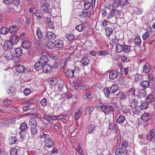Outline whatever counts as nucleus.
<instances>
[{"mask_svg":"<svg viewBox=\"0 0 155 155\" xmlns=\"http://www.w3.org/2000/svg\"><path fill=\"white\" fill-rule=\"evenodd\" d=\"M36 35L38 38L40 39H41L43 42L42 44L45 45L47 42V38L45 36H44L43 33L39 29H38L36 30Z\"/></svg>","mask_w":155,"mask_h":155,"instance_id":"f257e3e1","label":"nucleus"},{"mask_svg":"<svg viewBox=\"0 0 155 155\" xmlns=\"http://www.w3.org/2000/svg\"><path fill=\"white\" fill-rule=\"evenodd\" d=\"M101 110L105 114H108L110 111H112L113 107L112 106H108L106 105H101L99 106Z\"/></svg>","mask_w":155,"mask_h":155,"instance_id":"f03ea898","label":"nucleus"},{"mask_svg":"<svg viewBox=\"0 0 155 155\" xmlns=\"http://www.w3.org/2000/svg\"><path fill=\"white\" fill-rule=\"evenodd\" d=\"M42 70L44 72L48 73L52 70V66L49 64H45L43 66Z\"/></svg>","mask_w":155,"mask_h":155,"instance_id":"7ed1b4c3","label":"nucleus"},{"mask_svg":"<svg viewBox=\"0 0 155 155\" xmlns=\"http://www.w3.org/2000/svg\"><path fill=\"white\" fill-rule=\"evenodd\" d=\"M31 46V44L29 40L25 39L22 41V46L23 48L28 49L30 48Z\"/></svg>","mask_w":155,"mask_h":155,"instance_id":"20e7f679","label":"nucleus"},{"mask_svg":"<svg viewBox=\"0 0 155 155\" xmlns=\"http://www.w3.org/2000/svg\"><path fill=\"white\" fill-rule=\"evenodd\" d=\"M130 102V106L133 108L136 107L138 106V101L134 98L129 99Z\"/></svg>","mask_w":155,"mask_h":155,"instance_id":"39448f33","label":"nucleus"},{"mask_svg":"<svg viewBox=\"0 0 155 155\" xmlns=\"http://www.w3.org/2000/svg\"><path fill=\"white\" fill-rule=\"evenodd\" d=\"M48 54H46V55L42 54L39 59V62H41L43 65L45 64H47L48 61Z\"/></svg>","mask_w":155,"mask_h":155,"instance_id":"423d86ee","label":"nucleus"},{"mask_svg":"<svg viewBox=\"0 0 155 155\" xmlns=\"http://www.w3.org/2000/svg\"><path fill=\"white\" fill-rule=\"evenodd\" d=\"M13 44L9 40L5 41L3 48L7 50L12 49L13 48Z\"/></svg>","mask_w":155,"mask_h":155,"instance_id":"0eeeda50","label":"nucleus"},{"mask_svg":"<svg viewBox=\"0 0 155 155\" xmlns=\"http://www.w3.org/2000/svg\"><path fill=\"white\" fill-rule=\"evenodd\" d=\"M46 147H52L54 146V142L53 140L50 138H47L45 140Z\"/></svg>","mask_w":155,"mask_h":155,"instance_id":"6e6552de","label":"nucleus"},{"mask_svg":"<svg viewBox=\"0 0 155 155\" xmlns=\"http://www.w3.org/2000/svg\"><path fill=\"white\" fill-rule=\"evenodd\" d=\"M16 71L18 73H21L25 72V67L22 65L18 64L15 66V67Z\"/></svg>","mask_w":155,"mask_h":155,"instance_id":"1a4fd4ad","label":"nucleus"},{"mask_svg":"<svg viewBox=\"0 0 155 155\" xmlns=\"http://www.w3.org/2000/svg\"><path fill=\"white\" fill-rule=\"evenodd\" d=\"M135 92L134 90L132 88L126 93L128 97V99L134 98L135 95Z\"/></svg>","mask_w":155,"mask_h":155,"instance_id":"9d476101","label":"nucleus"},{"mask_svg":"<svg viewBox=\"0 0 155 155\" xmlns=\"http://www.w3.org/2000/svg\"><path fill=\"white\" fill-rule=\"evenodd\" d=\"M54 45L58 48H61L64 46V44L62 40L60 39L56 40L54 41Z\"/></svg>","mask_w":155,"mask_h":155,"instance_id":"9b49d317","label":"nucleus"},{"mask_svg":"<svg viewBox=\"0 0 155 155\" xmlns=\"http://www.w3.org/2000/svg\"><path fill=\"white\" fill-rule=\"evenodd\" d=\"M126 120L125 117L123 115H120L116 119V122L119 124H123Z\"/></svg>","mask_w":155,"mask_h":155,"instance_id":"f8f14e48","label":"nucleus"},{"mask_svg":"<svg viewBox=\"0 0 155 155\" xmlns=\"http://www.w3.org/2000/svg\"><path fill=\"white\" fill-rule=\"evenodd\" d=\"M118 75L117 72L115 71H113L110 72L109 77L110 79L114 80L117 78Z\"/></svg>","mask_w":155,"mask_h":155,"instance_id":"ddd939ff","label":"nucleus"},{"mask_svg":"<svg viewBox=\"0 0 155 155\" xmlns=\"http://www.w3.org/2000/svg\"><path fill=\"white\" fill-rule=\"evenodd\" d=\"M74 71L72 69L67 70L65 72L67 76L70 78H72L74 76Z\"/></svg>","mask_w":155,"mask_h":155,"instance_id":"4468645a","label":"nucleus"},{"mask_svg":"<svg viewBox=\"0 0 155 155\" xmlns=\"http://www.w3.org/2000/svg\"><path fill=\"white\" fill-rule=\"evenodd\" d=\"M46 38L48 39L54 40L56 38L55 34L52 31H47L46 33Z\"/></svg>","mask_w":155,"mask_h":155,"instance_id":"2eb2a0df","label":"nucleus"},{"mask_svg":"<svg viewBox=\"0 0 155 155\" xmlns=\"http://www.w3.org/2000/svg\"><path fill=\"white\" fill-rule=\"evenodd\" d=\"M11 42L13 45H15L18 42L20 38L18 36L15 35L11 37Z\"/></svg>","mask_w":155,"mask_h":155,"instance_id":"dca6fc26","label":"nucleus"},{"mask_svg":"<svg viewBox=\"0 0 155 155\" xmlns=\"http://www.w3.org/2000/svg\"><path fill=\"white\" fill-rule=\"evenodd\" d=\"M119 89V86L117 84H114L112 85L110 88V90L111 93H114L116 92Z\"/></svg>","mask_w":155,"mask_h":155,"instance_id":"f3484780","label":"nucleus"},{"mask_svg":"<svg viewBox=\"0 0 155 155\" xmlns=\"http://www.w3.org/2000/svg\"><path fill=\"white\" fill-rule=\"evenodd\" d=\"M130 70V68H124L121 67L120 68V71L122 74L126 76L129 74Z\"/></svg>","mask_w":155,"mask_h":155,"instance_id":"a211bd4d","label":"nucleus"},{"mask_svg":"<svg viewBox=\"0 0 155 155\" xmlns=\"http://www.w3.org/2000/svg\"><path fill=\"white\" fill-rule=\"evenodd\" d=\"M18 27L17 26L13 25L10 27L9 28V31L11 34H14L18 30Z\"/></svg>","mask_w":155,"mask_h":155,"instance_id":"6ab92c4d","label":"nucleus"},{"mask_svg":"<svg viewBox=\"0 0 155 155\" xmlns=\"http://www.w3.org/2000/svg\"><path fill=\"white\" fill-rule=\"evenodd\" d=\"M23 54L22 49L21 48H18L15 49L14 55L16 57L20 56Z\"/></svg>","mask_w":155,"mask_h":155,"instance_id":"aec40b11","label":"nucleus"},{"mask_svg":"<svg viewBox=\"0 0 155 155\" xmlns=\"http://www.w3.org/2000/svg\"><path fill=\"white\" fill-rule=\"evenodd\" d=\"M91 59L87 57H85L84 58L81 60V62L82 64L84 66L87 65L88 64L90 63V61Z\"/></svg>","mask_w":155,"mask_h":155,"instance_id":"412c9836","label":"nucleus"},{"mask_svg":"<svg viewBox=\"0 0 155 155\" xmlns=\"http://www.w3.org/2000/svg\"><path fill=\"white\" fill-rule=\"evenodd\" d=\"M116 52L120 53L124 50V46L120 44H117L115 47Z\"/></svg>","mask_w":155,"mask_h":155,"instance_id":"4be33fe9","label":"nucleus"},{"mask_svg":"<svg viewBox=\"0 0 155 155\" xmlns=\"http://www.w3.org/2000/svg\"><path fill=\"white\" fill-rule=\"evenodd\" d=\"M138 97L139 98L145 97L147 95V92L144 89H141L139 91Z\"/></svg>","mask_w":155,"mask_h":155,"instance_id":"5701e85b","label":"nucleus"},{"mask_svg":"<svg viewBox=\"0 0 155 155\" xmlns=\"http://www.w3.org/2000/svg\"><path fill=\"white\" fill-rule=\"evenodd\" d=\"M150 82L149 81H143L141 82V85L142 88L145 89L150 86Z\"/></svg>","mask_w":155,"mask_h":155,"instance_id":"b1692460","label":"nucleus"},{"mask_svg":"<svg viewBox=\"0 0 155 155\" xmlns=\"http://www.w3.org/2000/svg\"><path fill=\"white\" fill-rule=\"evenodd\" d=\"M38 133L37 127H31V135L32 137H35Z\"/></svg>","mask_w":155,"mask_h":155,"instance_id":"393cba45","label":"nucleus"},{"mask_svg":"<svg viewBox=\"0 0 155 155\" xmlns=\"http://www.w3.org/2000/svg\"><path fill=\"white\" fill-rule=\"evenodd\" d=\"M151 70V66L148 63H146L143 66V71L145 73L149 72Z\"/></svg>","mask_w":155,"mask_h":155,"instance_id":"a878e982","label":"nucleus"},{"mask_svg":"<svg viewBox=\"0 0 155 155\" xmlns=\"http://www.w3.org/2000/svg\"><path fill=\"white\" fill-rule=\"evenodd\" d=\"M43 64H42L41 62H39V61L37 62L35 64L34 68L37 70H40L42 69Z\"/></svg>","mask_w":155,"mask_h":155,"instance_id":"bb28decb","label":"nucleus"},{"mask_svg":"<svg viewBox=\"0 0 155 155\" xmlns=\"http://www.w3.org/2000/svg\"><path fill=\"white\" fill-rule=\"evenodd\" d=\"M105 32L107 36H110L113 33V29L110 27L107 26L105 28Z\"/></svg>","mask_w":155,"mask_h":155,"instance_id":"cd10ccee","label":"nucleus"},{"mask_svg":"<svg viewBox=\"0 0 155 155\" xmlns=\"http://www.w3.org/2000/svg\"><path fill=\"white\" fill-rule=\"evenodd\" d=\"M37 124L36 121L34 118H31L30 120L29 125L31 126V127H36Z\"/></svg>","mask_w":155,"mask_h":155,"instance_id":"c85d7f7f","label":"nucleus"},{"mask_svg":"<svg viewBox=\"0 0 155 155\" xmlns=\"http://www.w3.org/2000/svg\"><path fill=\"white\" fill-rule=\"evenodd\" d=\"M46 42V46L48 48L51 50H53L54 48V44L52 41H48L47 40Z\"/></svg>","mask_w":155,"mask_h":155,"instance_id":"c756f323","label":"nucleus"},{"mask_svg":"<svg viewBox=\"0 0 155 155\" xmlns=\"http://www.w3.org/2000/svg\"><path fill=\"white\" fill-rule=\"evenodd\" d=\"M104 94L106 97L108 98L111 93L110 90L108 88H105L103 90Z\"/></svg>","mask_w":155,"mask_h":155,"instance_id":"7c9ffc66","label":"nucleus"},{"mask_svg":"<svg viewBox=\"0 0 155 155\" xmlns=\"http://www.w3.org/2000/svg\"><path fill=\"white\" fill-rule=\"evenodd\" d=\"M149 107L148 103L146 101L143 102L141 103L140 108L142 110L147 109Z\"/></svg>","mask_w":155,"mask_h":155,"instance_id":"2f4dec72","label":"nucleus"},{"mask_svg":"<svg viewBox=\"0 0 155 155\" xmlns=\"http://www.w3.org/2000/svg\"><path fill=\"white\" fill-rule=\"evenodd\" d=\"M153 97L154 96L153 94L148 95L146 97L147 102L148 103H152L154 101Z\"/></svg>","mask_w":155,"mask_h":155,"instance_id":"473e14b6","label":"nucleus"},{"mask_svg":"<svg viewBox=\"0 0 155 155\" xmlns=\"http://www.w3.org/2000/svg\"><path fill=\"white\" fill-rule=\"evenodd\" d=\"M0 31L1 34L6 35L9 32V29L6 27H2L0 29Z\"/></svg>","mask_w":155,"mask_h":155,"instance_id":"72a5a7b5","label":"nucleus"},{"mask_svg":"<svg viewBox=\"0 0 155 155\" xmlns=\"http://www.w3.org/2000/svg\"><path fill=\"white\" fill-rule=\"evenodd\" d=\"M35 14L39 20L42 19L44 17V15L39 12V11L38 10H37L35 12Z\"/></svg>","mask_w":155,"mask_h":155,"instance_id":"f704fd0d","label":"nucleus"},{"mask_svg":"<svg viewBox=\"0 0 155 155\" xmlns=\"http://www.w3.org/2000/svg\"><path fill=\"white\" fill-rule=\"evenodd\" d=\"M17 138L15 137L11 136L9 138L8 142L10 144H14L16 142Z\"/></svg>","mask_w":155,"mask_h":155,"instance_id":"c9c22d12","label":"nucleus"},{"mask_svg":"<svg viewBox=\"0 0 155 155\" xmlns=\"http://www.w3.org/2000/svg\"><path fill=\"white\" fill-rule=\"evenodd\" d=\"M15 90V88L14 87H11L9 88L7 90V92L8 94L11 96L13 95L14 92Z\"/></svg>","mask_w":155,"mask_h":155,"instance_id":"e433bc0d","label":"nucleus"},{"mask_svg":"<svg viewBox=\"0 0 155 155\" xmlns=\"http://www.w3.org/2000/svg\"><path fill=\"white\" fill-rule=\"evenodd\" d=\"M124 151L123 150L120 148H117L115 150V153L116 155H121Z\"/></svg>","mask_w":155,"mask_h":155,"instance_id":"4c0bfd02","label":"nucleus"},{"mask_svg":"<svg viewBox=\"0 0 155 155\" xmlns=\"http://www.w3.org/2000/svg\"><path fill=\"white\" fill-rule=\"evenodd\" d=\"M150 118V116L147 113L143 114L142 117V120L145 122H147L149 120Z\"/></svg>","mask_w":155,"mask_h":155,"instance_id":"58836bf2","label":"nucleus"},{"mask_svg":"<svg viewBox=\"0 0 155 155\" xmlns=\"http://www.w3.org/2000/svg\"><path fill=\"white\" fill-rule=\"evenodd\" d=\"M28 128L27 125L26 123L24 122L22 123L21 125L20 129L21 131H25Z\"/></svg>","mask_w":155,"mask_h":155,"instance_id":"ea45409f","label":"nucleus"},{"mask_svg":"<svg viewBox=\"0 0 155 155\" xmlns=\"http://www.w3.org/2000/svg\"><path fill=\"white\" fill-rule=\"evenodd\" d=\"M57 80L55 78H49L48 80V82L52 85H55L57 82Z\"/></svg>","mask_w":155,"mask_h":155,"instance_id":"a19ab883","label":"nucleus"},{"mask_svg":"<svg viewBox=\"0 0 155 155\" xmlns=\"http://www.w3.org/2000/svg\"><path fill=\"white\" fill-rule=\"evenodd\" d=\"M134 42L136 45L138 46L140 45L141 41L140 37L138 36L136 37L134 39Z\"/></svg>","mask_w":155,"mask_h":155,"instance_id":"79ce46f5","label":"nucleus"},{"mask_svg":"<svg viewBox=\"0 0 155 155\" xmlns=\"http://www.w3.org/2000/svg\"><path fill=\"white\" fill-rule=\"evenodd\" d=\"M91 96L90 92H87L85 93L83 96V98L84 100L88 99L91 98Z\"/></svg>","mask_w":155,"mask_h":155,"instance_id":"37998d69","label":"nucleus"},{"mask_svg":"<svg viewBox=\"0 0 155 155\" xmlns=\"http://www.w3.org/2000/svg\"><path fill=\"white\" fill-rule=\"evenodd\" d=\"M95 126L94 125L89 126L88 127V132L91 133L94 132L95 130Z\"/></svg>","mask_w":155,"mask_h":155,"instance_id":"c03bdc74","label":"nucleus"},{"mask_svg":"<svg viewBox=\"0 0 155 155\" xmlns=\"http://www.w3.org/2000/svg\"><path fill=\"white\" fill-rule=\"evenodd\" d=\"M131 47L129 45H125L124 46V50L123 51L126 53L130 52L131 50Z\"/></svg>","mask_w":155,"mask_h":155,"instance_id":"a18cd8bd","label":"nucleus"},{"mask_svg":"<svg viewBox=\"0 0 155 155\" xmlns=\"http://www.w3.org/2000/svg\"><path fill=\"white\" fill-rule=\"evenodd\" d=\"M18 150L15 148H13L10 150V153L11 155H17L18 154Z\"/></svg>","mask_w":155,"mask_h":155,"instance_id":"49530a36","label":"nucleus"},{"mask_svg":"<svg viewBox=\"0 0 155 155\" xmlns=\"http://www.w3.org/2000/svg\"><path fill=\"white\" fill-rule=\"evenodd\" d=\"M91 6V3L87 1H85L84 3V6L86 9H89Z\"/></svg>","mask_w":155,"mask_h":155,"instance_id":"de8ad7c7","label":"nucleus"},{"mask_svg":"<svg viewBox=\"0 0 155 155\" xmlns=\"http://www.w3.org/2000/svg\"><path fill=\"white\" fill-rule=\"evenodd\" d=\"M12 102L11 100H8L6 98L4 100L3 105L5 107H6L9 104Z\"/></svg>","mask_w":155,"mask_h":155,"instance_id":"09e8293b","label":"nucleus"},{"mask_svg":"<svg viewBox=\"0 0 155 155\" xmlns=\"http://www.w3.org/2000/svg\"><path fill=\"white\" fill-rule=\"evenodd\" d=\"M31 90L30 89L26 88L24 89L23 93L26 96L29 95L31 93Z\"/></svg>","mask_w":155,"mask_h":155,"instance_id":"8fccbe9b","label":"nucleus"},{"mask_svg":"<svg viewBox=\"0 0 155 155\" xmlns=\"http://www.w3.org/2000/svg\"><path fill=\"white\" fill-rule=\"evenodd\" d=\"M113 12L111 10H110V11L108 13H107V18L109 20L111 19L114 16V15Z\"/></svg>","mask_w":155,"mask_h":155,"instance_id":"3c124183","label":"nucleus"},{"mask_svg":"<svg viewBox=\"0 0 155 155\" xmlns=\"http://www.w3.org/2000/svg\"><path fill=\"white\" fill-rule=\"evenodd\" d=\"M83 26L82 25H77L75 27L76 30L79 32H81L83 30Z\"/></svg>","mask_w":155,"mask_h":155,"instance_id":"603ef678","label":"nucleus"},{"mask_svg":"<svg viewBox=\"0 0 155 155\" xmlns=\"http://www.w3.org/2000/svg\"><path fill=\"white\" fill-rule=\"evenodd\" d=\"M66 37L67 39L69 41L72 40L74 38V35L72 34H67L66 35Z\"/></svg>","mask_w":155,"mask_h":155,"instance_id":"864d4df0","label":"nucleus"},{"mask_svg":"<svg viewBox=\"0 0 155 155\" xmlns=\"http://www.w3.org/2000/svg\"><path fill=\"white\" fill-rule=\"evenodd\" d=\"M26 132L25 131H21L20 133V137L21 139H24L25 137Z\"/></svg>","mask_w":155,"mask_h":155,"instance_id":"5fc2aeb1","label":"nucleus"},{"mask_svg":"<svg viewBox=\"0 0 155 155\" xmlns=\"http://www.w3.org/2000/svg\"><path fill=\"white\" fill-rule=\"evenodd\" d=\"M127 97V93H124L122 92H121V94L120 96V99L121 100H124Z\"/></svg>","mask_w":155,"mask_h":155,"instance_id":"6e6d98bb","label":"nucleus"},{"mask_svg":"<svg viewBox=\"0 0 155 155\" xmlns=\"http://www.w3.org/2000/svg\"><path fill=\"white\" fill-rule=\"evenodd\" d=\"M119 1L118 0H115L112 3V6L114 8L117 7L120 5Z\"/></svg>","mask_w":155,"mask_h":155,"instance_id":"4d7b16f0","label":"nucleus"},{"mask_svg":"<svg viewBox=\"0 0 155 155\" xmlns=\"http://www.w3.org/2000/svg\"><path fill=\"white\" fill-rule=\"evenodd\" d=\"M43 119L46 120L49 122L52 121V118L51 116H48L47 115H44L43 116Z\"/></svg>","mask_w":155,"mask_h":155,"instance_id":"13d9d810","label":"nucleus"},{"mask_svg":"<svg viewBox=\"0 0 155 155\" xmlns=\"http://www.w3.org/2000/svg\"><path fill=\"white\" fill-rule=\"evenodd\" d=\"M40 137L41 138H45L48 136V135L44 133L43 131H41L40 132Z\"/></svg>","mask_w":155,"mask_h":155,"instance_id":"bf43d9fd","label":"nucleus"},{"mask_svg":"<svg viewBox=\"0 0 155 155\" xmlns=\"http://www.w3.org/2000/svg\"><path fill=\"white\" fill-rule=\"evenodd\" d=\"M109 24V22H106L105 20L101 24V26L102 29H104L105 26H107Z\"/></svg>","mask_w":155,"mask_h":155,"instance_id":"052dcab7","label":"nucleus"},{"mask_svg":"<svg viewBox=\"0 0 155 155\" xmlns=\"http://www.w3.org/2000/svg\"><path fill=\"white\" fill-rule=\"evenodd\" d=\"M47 101L46 99L43 98L40 102V104L43 106H45L47 104Z\"/></svg>","mask_w":155,"mask_h":155,"instance_id":"680f3d73","label":"nucleus"},{"mask_svg":"<svg viewBox=\"0 0 155 155\" xmlns=\"http://www.w3.org/2000/svg\"><path fill=\"white\" fill-rule=\"evenodd\" d=\"M88 12L87 9L83 10L81 12V15L84 17H86L88 15Z\"/></svg>","mask_w":155,"mask_h":155,"instance_id":"e2e57ef3","label":"nucleus"},{"mask_svg":"<svg viewBox=\"0 0 155 155\" xmlns=\"http://www.w3.org/2000/svg\"><path fill=\"white\" fill-rule=\"evenodd\" d=\"M128 144L127 142L125 140H124L123 142L121 144V146L123 148H127L128 146Z\"/></svg>","mask_w":155,"mask_h":155,"instance_id":"0e129e2a","label":"nucleus"},{"mask_svg":"<svg viewBox=\"0 0 155 155\" xmlns=\"http://www.w3.org/2000/svg\"><path fill=\"white\" fill-rule=\"evenodd\" d=\"M113 12L114 15H117L120 14V12L118 10H117L115 9L112 8L111 10Z\"/></svg>","mask_w":155,"mask_h":155,"instance_id":"69168bd1","label":"nucleus"},{"mask_svg":"<svg viewBox=\"0 0 155 155\" xmlns=\"http://www.w3.org/2000/svg\"><path fill=\"white\" fill-rule=\"evenodd\" d=\"M150 135L151 137L153 138L155 137V129H153L150 132Z\"/></svg>","mask_w":155,"mask_h":155,"instance_id":"338daca9","label":"nucleus"},{"mask_svg":"<svg viewBox=\"0 0 155 155\" xmlns=\"http://www.w3.org/2000/svg\"><path fill=\"white\" fill-rule=\"evenodd\" d=\"M31 22V18L28 17L26 19L25 22V25L28 26Z\"/></svg>","mask_w":155,"mask_h":155,"instance_id":"774afa93","label":"nucleus"}]
</instances>
